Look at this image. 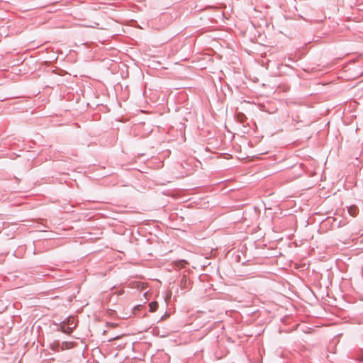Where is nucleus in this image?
<instances>
[{
    "mask_svg": "<svg viewBox=\"0 0 363 363\" xmlns=\"http://www.w3.org/2000/svg\"><path fill=\"white\" fill-rule=\"evenodd\" d=\"M68 322H70V323H71V324H70V325H71V326L74 325V324L73 323V320H72V321H70V320H68Z\"/></svg>",
    "mask_w": 363,
    "mask_h": 363,
    "instance_id": "0eeeda50",
    "label": "nucleus"
},
{
    "mask_svg": "<svg viewBox=\"0 0 363 363\" xmlns=\"http://www.w3.org/2000/svg\"><path fill=\"white\" fill-rule=\"evenodd\" d=\"M348 211L351 216H354L356 215L357 208L354 206H352L349 208Z\"/></svg>",
    "mask_w": 363,
    "mask_h": 363,
    "instance_id": "39448f33",
    "label": "nucleus"
},
{
    "mask_svg": "<svg viewBox=\"0 0 363 363\" xmlns=\"http://www.w3.org/2000/svg\"><path fill=\"white\" fill-rule=\"evenodd\" d=\"M140 305H138V306H137L135 308V309L139 310V309H140Z\"/></svg>",
    "mask_w": 363,
    "mask_h": 363,
    "instance_id": "6e6552de",
    "label": "nucleus"
},
{
    "mask_svg": "<svg viewBox=\"0 0 363 363\" xmlns=\"http://www.w3.org/2000/svg\"><path fill=\"white\" fill-rule=\"evenodd\" d=\"M72 347H73L72 342H63L62 344V350L72 348Z\"/></svg>",
    "mask_w": 363,
    "mask_h": 363,
    "instance_id": "20e7f679",
    "label": "nucleus"
},
{
    "mask_svg": "<svg viewBox=\"0 0 363 363\" xmlns=\"http://www.w3.org/2000/svg\"><path fill=\"white\" fill-rule=\"evenodd\" d=\"M187 264V262L185 261V260H178V261H175L174 262V265L179 268V269H181V268H184L185 267V266Z\"/></svg>",
    "mask_w": 363,
    "mask_h": 363,
    "instance_id": "f03ea898",
    "label": "nucleus"
},
{
    "mask_svg": "<svg viewBox=\"0 0 363 363\" xmlns=\"http://www.w3.org/2000/svg\"><path fill=\"white\" fill-rule=\"evenodd\" d=\"M75 328V325L73 326L66 325L65 323L61 325V329L64 333H72L73 328Z\"/></svg>",
    "mask_w": 363,
    "mask_h": 363,
    "instance_id": "f257e3e1",
    "label": "nucleus"
},
{
    "mask_svg": "<svg viewBox=\"0 0 363 363\" xmlns=\"http://www.w3.org/2000/svg\"><path fill=\"white\" fill-rule=\"evenodd\" d=\"M68 322H70V323H71V324H70V325H71V326L74 325V324L73 323V320H72V321H70V320H68Z\"/></svg>",
    "mask_w": 363,
    "mask_h": 363,
    "instance_id": "423d86ee",
    "label": "nucleus"
},
{
    "mask_svg": "<svg viewBox=\"0 0 363 363\" xmlns=\"http://www.w3.org/2000/svg\"><path fill=\"white\" fill-rule=\"evenodd\" d=\"M149 306H150V311L155 312V311H156V310L158 308V303L156 301H152V302L150 303Z\"/></svg>",
    "mask_w": 363,
    "mask_h": 363,
    "instance_id": "7ed1b4c3",
    "label": "nucleus"
}]
</instances>
